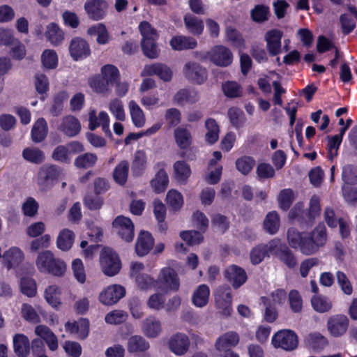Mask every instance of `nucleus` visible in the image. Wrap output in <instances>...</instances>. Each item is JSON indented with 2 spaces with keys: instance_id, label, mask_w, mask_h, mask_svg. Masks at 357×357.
<instances>
[{
  "instance_id": "423d86ee",
  "label": "nucleus",
  "mask_w": 357,
  "mask_h": 357,
  "mask_svg": "<svg viewBox=\"0 0 357 357\" xmlns=\"http://www.w3.org/2000/svg\"><path fill=\"white\" fill-rule=\"evenodd\" d=\"M271 344L275 349L291 351L298 347V337L292 330L282 329L273 334Z\"/></svg>"
},
{
  "instance_id": "4c0bfd02",
  "label": "nucleus",
  "mask_w": 357,
  "mask_h": 357,
  "mask_svg": "<svg viewBox=\"0 0 357 357\" xmlns=\"http://www.w3.org/2000/svg\"><path fill=\"white\" fill-rule=\"evenodd\" d=\"M128 109L133 125L139 128L144 127L146 124V117L139 105L135 100H130Z\"/></svg>"
},
{
  "instance_id": "20e7f679",
  "label": "nucleus",
  "mask_w": 357,
  "mask_h": 357,
  "mask_svg": "<svg viewBox=\"0 0 357 357\" xmlns=\"http://www.w3.org/2000/svg\"><path fill=\"white\" fill-rule=\"evenodd\" d=\"M100 267L104 275L112 277L117 275L122 267L119 255L110 248H104L99 258Z\"/></svg>"
},
{
  "instance_id": "4d7b16f0",
  "label": "nucleus",
  "mask_w": 357,
  "mask_h": 357,
  "mask_svg": "<svg viewBox=\"0 0 357 357\" xmlns=\"http://www.w3.org/2000/svg\"><path fill=\"white\" fill-rule=\"evenodd\" d=\"M108 109L114 117L119 121H124L126 116L123 102L119 98H114L110 100Z\"/></svg>"
},
{
  "instance_id": "f3484780",
  "label": "nucleus",
  "mask_w": 357,
  "mask_h": 357,
  "mask_svg": "<svg viewBox=\"0 0 357 357\" xmlns=\"http://www.w3.org/2000/svg\"><path fill=\"white\" fill-rule=\"evenodd\" d=\"M142 77L157 75L164 82H169L173 75L172 69L164 63H155L146 65L141 72Z\"/></svg>"
},
{
  "instance_id": "58836bf2",
  "label": "nucleus",
  "mask_w": 357,
  "mask_h": 357,
  "mask_svg": "<svg viewBox=\"0 0 357 357\" xmlns=\"http://www.w3.org/2000/svg\"><path fill=\"white\" fill-rule=\"evenodd\" d=\"M199 93L194 89H181L174 96V101L178 105L195 103L199 100Z\"/></svg>"
},
{
  "instance_id": "052dcab7",
  "label": "nucleus",
  "mask_w": 357,
  "mask_h": 357,
  "mask_svg": "<svg viewBox=\"0 0 357 357\" xmlns=\"http://www.w3.org/2000/svg\"><path fill=\"white\" fill-rule=\"evenodd\" d=\"M23 158L32 163H41L45 160L44 153L38 148L28 147L22 151Z\"/></svg>"
},
{
  "instance_id": "9b49d317",
  "label": "nucleus",
  "mask_w": 357,
  "mask_h": 357,
  "mask_svg": "<svg viewBox=\"0 0 357 357\" xmlns=\"http://www.w3.org/2000/svg\"><path fill=\"white\" fill-rule=\"evenodd\" d=\"M126 295V289L121 284H111L105 287L98 295V301L104 305L117 303Z\"/></svg>"
},
{
  "instance_id": "338daca9",
  "label": "nucleus",
  "mask_w": 357,
  "mask_h": 357,
  "mask_svg": "<svg viewBox=\"0 0 357 357\" xmlns=\"http://www.w3.org/2000/svg\"><path fill=\"white\" fill-rule=\"evenodd\" d=\"M21 314L22 317L30 323L36 324L40 321V316L36 310L28 303H24L22 305Z\"/></svg>"
},
{
  "instance_id": "9d476101",
  "label": "nucleus",
  "mask_w": 357,
  "mask_h": 357,
  "mask_svg": "<svg viewBox=\"0 0 357 357\" xmlns=\"http://www.w3.org/2000/svg\"><path fill=\"white\" fill-rule=\"evenodd\" d=\"M231 302L230 287L226 285L219 287L215 292V304L222 315L225 317L231 315L232 312Z\"/></svg>"
},
{
  "instance_id": "680f3d73",
  "label": "nucleus",
  "mask_w": 357,
  "mask_h": 357,
  "mask_svg": "<svg viewBox=\"0 0 357 357\" xmlns=\"http://www.w3.org/2000/svg\"><path fill=\"white\" fill-rule=\"evenodd\" d=\"M71 268L75 279L79 283L84 284L86 280V274L82 261L75 259L72 261Z\"/></svg>"
},
{
  "instance_id": "cd10ccee",
  "label": "nucleus",
  "mask_w": 357,
  "mask_h": 357,
  "mask_svg": "<svg viewBox=\"0 0 357 357\" xmlns=\"http://www.w3.org/2000/svg\"><path fill=\"white\" fill-rule=\"evenodd\" d=\"M34 331L36 335L44 340L50 350L54 351L58 349L57 337L47 326L38 325L35 328Z\"/></svg>"
},
{
  "instance_id": "13d9d810",
  "label": "nucleus",
  "mask_w": 357,
  "mask_h": 357,
  "mask_svg": "<svg viewBox=\"0 0 357 357\" xmlns=\"http://www.w3.org/2000/svg\"><path fill=\"white\" fill-rule=\"evenodd\" d=\"M101 77L110 85L119 81L120 74L118 68L110 64L105 65L101 68Z\"/></svg>"
},
{
  "instance_id": "c85d7f7f",
  "label": "nucleus",
  "mask_w": 357,
  "mask_h": 357,
  "mask_svg": "<svg viewBox=\"0 0 357 357\" xmlns=\"http://www.w3.org/2000/svg\"><path fill=\"white\" fill-rule=\"evenodd\" d=\"M209 298V287L206 284H200L193 291L191 302L195 307L203 308L208 305Z\"/></svg>"
},
{
  "instance_id": "c03bdc74",
  "label": "nucleus",
  "mask_w": 357,
  "mask_h": 357,
  "mask_svg": "<svg viewBox=\"0 0 357 357\" xmlns=\"http://www.w3.org/2000/svg\"><path fill=\"white\" fill-rule=\"evenodd\" d=\"M75 234L73 231L68 229H62L57 237V248L62 251L69 250L74 243Z\"/></svg>"
},
{
  "instance_id": "4be33fe9",
  "label": "nucleus",
  "mask_w": 357,
  "mask_h": 357,
  "mask_svg": "<svg viewBox=\"0 0 357 357\" xmlns=\"http://www.w3.org/2000/svg\"><path fill=\"white\" fill-rule=\"evenodd\" d=\"M158 169L155 176L150 181V185L153 191L156 193L163 192L167 188L169 178L165 170V164L159 162L156 165Z\"/></svg>"
},
{
  "instance_id": "c756f323",
  "label": "nucleus",
  "mask_w": 357,
  "mask_h": 357,
  "mask_svg": "<svg viewBox=\"0 0 357 357\" xmlns=\"http://www.w3.org/2000/svg\"><path fill=\"white\" fill-rule=\"evenodd\" d=\"M225 276L236 289L241 287L247 280L245 271L236 265H231L227 268Z\"/></svg>"
},
{
  "instance_id": "1a4fd4ad",
  "label": "nucleus",
  "mask_w": 357,
  "mask_h": 357,
  "mask_svg": "<svg viewBox=\"0 0 357 357\" xmlns=\"http://www.w3.org/2000/svg\"><path fill=\"white\" fill-rule=\"evenodd\" d=\"M182 73L186 79L199 85L204 84L208 78L206 68L193 61H188L184 64Z\"/></svg>"
},
{
  "instance_id": "7ed1b4c3",
  "label": "nucleus",
  "mask_w": 357,
  "mask_h": 357,
  "mask_svg": "<svg viewBox=\"0 0 357 357\" xmlns=\"http://www.w3.org/2000/svg\"><path fill=\"white\" fill-rule=\"evenodd\" d=\"M63 175V170L53 165L42 166L37 174L36 182L42 192L50 190Z\"/></svg>"
},
{
  "instance_id": "69168bd1",
  "label": "nucleus",
  "mask_w": 357,
  "mask_h": 357,
  "mask_svg": "<svg viewBox=\"0 0 357 357\" xmlns=\"http://www.w3.org/2000/svg\"><path fill=\"white\" fill-rule=\"evenodd\" d=\"M97 161V156L93 153H84L75 160V165L77 168L86 169L92 167Z\"/></svg>"
},
{
  "instance_id": "bf43d9fd",
  "label": "nucleus",
  "mask_w": 357,
  "mask_h": 357,
  "mask_svg": "<svg viewBox=\"0 0 357 357\" xmlns=\"http://www.w3.org/2000/svg\"><path fill=\"white\" fill-rule=\"evenodd\" d=\"M91 88L96 93L108 94L112 91V85L105 81L102 77L96 76L89 81Z\"/></svg>"
},
{
  "instance_id": "864d4df0",
  "label": "nucleus",
  "mask_w": 357,
  "mask_h": 357,
  "mask_svg": "<svg viewBox=\"0 0 357 357\" xmlns=\"http://www.w3.org/2000/svg\"><path fill=\"white\" fill-rule=\"evenodd\" d=\"M54 254L49 250H45L38 253L35 260V264L37 270L40 273H45L50 266V264L54 257Z\"/></svg>"
},
{
  "instance_id": "ddd939ff",
  "label": "nucleus",
  "mask_w": 357,
  "mask_h": 357,
  "mask_svg": "<svg viewBox=\"0 0 357 357\" xmlns=\"http://www.w3.org/2000/svg\"><path fill=\"white\" fill-rule=\"evenodd\" d=\"M167 344L171 352L176 356H181L188 351L190 340L185 333H176L169 338Z\"/></svg>"
},
{
  "instance_id": "412c9836",
  "label": "nucleus",
  "mask_w": 357,
  "mask_h": 357,
  "mask_svg": "<svg viewBox=\"0 0 357 357\" xmlns=\"http://www.w3.org/2000/svg\"><path fill=\"white\" fill-rule=\"evenodd\" d=\"M240 340L238 334L235 331H227L220 335L215 342V348L219 352H225L236 347Z\"/></svg>"
},
{
  "instance_id": "aec40b11",
  "label": "nucleus",
  "mask_w": 357,
  "mask_h": 357,
  "mask_svg": "<svg viewBox=\"0 0 357 357\" xmlns=\"http://www.w3.org/2000/svg\"><path fill=\"white\" fill-rule=\"evenodd\" d=\"M282 32L278 29L268 31L264 35L266 49L271 56H276L281 52Z\"/></svg>"
},
{
  "instance_id": "0eeeda50",
  "label": "nucleus",
  "mask_w": 357,
  "mask_h": 357,
  "mask_svg": "<svg viewBox=\"0 0 357 357\" xmlns=\"http://www.w3.org/2000/svg\"><path fill=\"white\" fill-rule=\"evenodd\" d=\"M180 287V280L176 271L170 267L162 268L156 279V287L165 291H176Z\"/></svg>"
},
{
  "instance_id": "6e6552de",
  "label": "nucleus",
  "mask_w": 357,
  "mask_h": 357,
  "mask_svg": "<svg viewBox=\"0 0 357 357\" xmlns=\"http://www.w3.org/2000/svg\"><path fill=\"white\" fill-rule=\"evenodd\" d=\"M206 58L215 66L227 67L233 62V54L230 49L222 45H216L206 53Z\"/></svg>"
},
{
  "instance_id": "e2e57ef3",
  "label": "nucleus",
  "mask_w": 357,
  "mask_h": 357,
  "mask_svg": "<svg viewBox=\"0 0 357 357\" xmlns=\"http://www.w3.org/2000/svg\"><path fill=\"white\" fill-rule=\"evenodd\" d=\"M165 301L166 298L163 294L155 292L149 296L146 305L151 310L159 311L165 308Z\"/></svg>"
},
{
  "instance_id": "a211bd4d",
  "label": "nucleus",
  "mask_w": 357,
  "mask_h": 357,
  "mask_svg": "<svg viewBox=\"0 0 357 357\" xmlns=\"http://www.w3.org/2000/svg\"><path fill=\"white\" fill-rule=\"evenodd\" d=\"M109 123V116L106 112L101 111L98 115L96 109H90L89 112V128L91 130L101 126L106 134L111 135Z\"/></svg>"
},
{
  "instance_id": "a878e982",
  "label": "nucleus",
  "mask_w": 357,
  "mask_h": 357,
  "mask_svg": "<svg viewBox=\"0 0 357 357\" xmlns=\"http://www.w3.org/2000/svg\"><path fill=\"white\" fill-rule=\"evenodd\" d=\"M24 259L22 250L15 246L11 247L3 254V264L8 269L17 267Z\"/></svg>"
},
{
  "instance_id": "09e8293b",
  "label": "nucleus",
  "mask_w": 357,
  "mask_h": 357,
  "mask_svg": "<svg viewBox=\"0 0 357 357\" xmlns=\"http://www.w3.org/2000/svg\"><path fill=\"white\" fill-rule=\"evenodd\" d=\"M67 271L66 263L61 258L56 257L54 255L50 266L45 274H50L55 277L61 278L65 275Z\"/></svg>"
},
{
  "instance_id": "6ab92c4d",
  "label": "nucleus",
  "mask_w": 357,
  "mask_h": 357,
  "mask_svg": "<svg viewBox=\"0 0 357 357\" xmlns=\"http://www.w3.org/2000/svg\"><path fill=\"white\" fill-rule=\"evenodd\" d=\"M108 4L105 0H89L84 4L88 16L93 20H102L107 13Z\"/></svg>"
},
{
  "instance_id": "603ef678",
  "label": "nucleus",
  "mask_w": 357,
  "mask_h": 357,
  "mask_svg": "<svg viewBox=\"0 0 357 357\" xmlns=\"http://www.w3.org/2000/svg\"><path fill=\"white\" fill-rule=\"evenodd\" d=\"M129 162L127 160H122L117 164L113 171V178L116 183L123 185L128 176Z\"/></svg>"
},
{
  "instance_id": "de8ad7c7",
  "label": "nucleus",
  "mask_w": 357,
  "mask_h": 357,
  "mask_svg": "<svg viewBox=\"0 0 357 357\" xmlns=\"http://www.w3.org/2000/svg\"><path fill=\"white\" fill-rule=\"evenodd\" d=\"M174 136L177 146L181 149H185L191 144L192 135L187 128L183 127L176 128L174 130Z\"/></svg>"
},
{
  "instance_id": "f03ea898",
  "label": "nucleus",
  "mask_w": 357,
  "mask_h": 357,
  "mask_svg": "<svg viewBox=\"0 0 357 357\" xmlns=\"http://www.w3.org/2000/svg\"><path fill=\"white\" fill-rule=\"evenodd\" d=\"M142 36L141 46L144 54L149 59H156L160 54L157 45L158 34L157 31L147 22H142L139 25Z\"/></svg>"
},
{
  "instance_id": "5701e85b",
  "label": "nucleus",
  "mask_w": 357,
  "mask_h": 357,
  "mask_svg": "<svg viewBox=\"0 0 357 357\" xmlns=\"http://www.w3.org/2000/svg\"><path fill=\"white\" fill-rule=\"evenodd\" d=\"M154 238L152 235L145 231H141L135 243V252L139 257L146 256L153 248Z\"/></svg>"
},
{
  "instance_id": "6e6d98bb",
  "label": "nucleus",
  "mask_w": 357,
  "mask_h": 357,
  "mask_svg": "<svg viewBox=\"0 0 357 357\" xmlns=\"http://www.w3.org/2000/svg\"><path fill=\"white\" fill-rule=\"evenodd\" d=\"M127 348L130 353L142 352L149 348V344L142 336L133 335L129 338Z\"/></svg>"
},
{
  "instance_id": "2eb2a0df",
  "label": "nucleus",
  "mask_w": 357,
  "mask_h": 357,
  "mask_svg": "<svg viewBox=\"0 0 357 357\" xmlns=\"http://www.w3.org/2000/svg\"><path fill=\"white\" fill-rule=\"evenodd\" d=\"M281 242L280 239L275 238L267 244L259 245L254 248L250 252V260L253 264H258L262 261L266 256L269 254L275 253L277 248Z\"/></svg>"
},
{
  "instance_id": "774afa93",
  "label": "nucleus",
  "mask_w": 357,
  "mask_h": 357,
  "mask_svg": "<svg viewBox=\"0 0 357 357\" xmlns=\"http://www.w3.org/2000/svg\"><path fill=\"white\" fill-rule=\"evenodd\" d=\"M180 237L190 245H197L203 240L202 234L194 230L183 231L180 233Z\"/></svg>"
},
{
  "instance_id": "dca6fc26",
  "label": "nucleus",
  "mask_w": 357,
  "mask_h": 357,
  "mask_svg": "<svg viewBox=\"0 0 357 357\" xmlns=\"http://www.w3.org/2000/svg\"><path fill=\"white\" fill-rule=\"evenodd\" d=\"M349 323V319L344 314L333 315L327 321L328 331L333 337L342 336L348 329Z\"/></svg>"
},
{
  "instance_id": "f8f14e48",
  "label": "nucleus",
  "mask_w": 357,
  "mask_h": 357,
  "mask_svg": "<svg viewBox=\"0 0 357 357\" xmlns=\"http://www.w3.org/2000/svg\"><path fill=\"white\" fill-rule=\"evenodd\" d=\"M119 236L126 242H131L135 236V227L132 220L125 216L116 217L112 223Z\"/></svg>"
},
{
  "instance_id": "e433bc0d",
  "label": "nucleus",
  "mask_w": 357,
  "mask_h": 357,
  "mask_svg": "<svg viewBox=\"0 0 357 357\" xmlns=\"http://www.w3.org/2000/svg\"><path fill=\"white\" fill-rule=\"evenodd\" d=\"M225 40L239 52L243 51L246 46L245 42L241 33L234 27L227 26L225 31Z\"/></svg>"
},
{
  "instance_id": "a18cd8bd",
  "label": "nucleus",
  "mask_w": 357,
  "mask_h": 357,
  "mask_svg": "<svg viewBox=\"0 0 357 357\" xmlns=\"http://www.w3.org/2000/svg\"><path fill=\"white\" fill-rule=\"evenodd\" d=\"M48 128L43 118L38 119L33 124L31 130V139L34 142H40L47 135Z\"/></svg>"
},
{
  "instance_id": "ea45409f",
  "label": "nucleus",
  "mask_w": 357,
  "mask_h": 357,
  "mask_svg": "<svg viewBox=\"0 0 357 357\" xmlns=\"http://www.w3.org/2000/svg\"><path fill=\"white\" fill-rule=\"evenodd\" d=\"M306 344L309 348L315 351L323 350L328 344L326 337L320 333H311L305 337Z\"/></svg>"
},
{
  "instance_id": "f257e3e1",
  "label": "nucleus",
  "mask_w": 357,
  "mask_h": 357,
  "mask_svg": "<svg viewBox=\"0 0 357 357\" xmlns=\"http://www.w3.org/2000/svg\"><path fill=\"white\" fill-rule=\"evenodd\" d=\"M287 239L293 249L306 256L312 255L326 244V229L324 224H319L311 233H307L291 227L287 231Z\"/></svg>"
},
{
  "instance_id": "72a5a7b5",
  "label": "nucleus",
  "mask_w": 357,
  "mask_h": 357,
  "mask_svg": "<svg viewBox=\"0 0 357 357\" xmlns=\"http://www.w3.org/2000/svg\"><path fill=\"white\" fill-rule=\"evenodd\" d=\"M174 178L179 183L185 184L191 175L190 165L185 161L178 160L173 165Z\"/></svg>"
},
{
  "instance_id": "2f4dec72",
  "label": "nucleus",
  "mask_w": 357,
  "mask_h": 357,
  "mask_svg": "<svg viewBox=\"0 0 357 357\" xmlns=\"http://www.w3.org/2000/svg\"><path fill=\"white\" fill-rule=\"evenodd\" d=\"M184 24L188 33L194 36H200L203 33L204 24L202 19L191 13H187L184 16Z\"/></svg>"
},
{
  "instance_id": "49530a36",
  "label": "nucleus",
  "mask_w": 357,
  "mask_h": 357,
  "mask_svg": "<svg viewBox=\"0 0 357 357\" xmlns=\"http://www.w3.org/2000/svg\"><path fill=\"white\" fill-rule=\"evenodd\" d=\"M311 305L316 312L325 313L331 310L333 304L328 297L320 294H315L311 298Z\"/></svg>"
},
{
  "instance_id": "79ce46f5",
  "label": "nucleus",
  "mask_w": 357,
  "mask_h": 357,
  "mask_svg": "<svg viewBox=\"0 0 357 357\" xmlns=\"http://www.w3.org/2000/svg\"><path fill=\"white\" fill-rule=\"evenodd\" d=\"M165 202L170 210L178 211L184 204L183 196L178 190L170 189L167 193Z\"/></svg>"
},
{
  "instance_id": "393cba45",
  "label": "nucleus",
  "mask_w": 357,
  "mask_h": 357,
  "mask_svg": "<svg viewBox=\"0 0 357 357\" xmlns=\"http://www.w3.org/2000/svg\"><path fill=\"white\" fill-rule=\"evenodd\" d=\"M59 130L68 137H74L80 132L81 124L74 116L67 115L62 118Z\"/></svg>"
},
{
  "instance_id": "3c124183",
  "label": "nucleus",
  "mask_w": 357,
  "mask_h": 357,
  "mask_svg": "<svg viewBox=\"0 0 357 357\" xmlns=\"http://www.w3.org/2000/svg\"><path fill=\"white\" fill-rule=\"evenodd\" d=\"M87 33L91 36H96V41L100 45H105L110 40L109 34L105 26L102 23L89 27Z\"/></svg>"
},
{
  "instance_id": "c9c22d12",
  "label": "nucleus",
  "mask_w": 357,
  "mask_h": 357,
  "mask_svg": "<svg viewBox=\"0 0 357 357\" xmlns=\"http://www.w3.org/2000/svg\"><path fill=\"white\" fill-rule=\"evenodd\" d=\"M142 331L149 337H158L162 332L160 321L154 317H147L143 321Z\"/></svg>"
},
{
  "instance_id": "37998d69",
  "label": "nucleus",
  "mask_w": 357,
  "mask_h": 357,
  "mask_svg": "<svg viewBox=\"0 0 357 357\" xmlns=\"http://www.w3.org/2000/svg\"><path fill=\"white\" fill-rule=\"evenodd\" d=\"M263 226L264 230L269 234H276L280 227L279 214L275 211L268 213L264 220Z\"/></svg>"
},
{
  "instance_id": "bb28decb",
  "label": "nucleus",
  "mask_w": 357,
  "mask_h": 357,
  "mask_svg": "<svg viewBox=\"0 0 357 357\" xmlns=\"http://www.w3.org/2000/svg\"><path fill=\"white\" fill-rule=\"evenodd\" d=\"M169 45L174 51L193 50L197 47V41L190 36H175L169 40Z\"/></svg>"
},
{
  "instance_id": "7c9ffc66",
  "label": "nucleus",
  "mask_w": 357,
  "mask_h": 357,
  "mask_svg": "<svg viewBox=\"0 0 357 357\" xmlns=\"http://www.w3.org/2000/svg\"><path fill=\"white\" fill-rule=\"evenodd\" d=\"M44 35L46 40L53 46L61 44L65 37L62 29L54 22H51L46 26Z\"/></svg>"
},
{
  "instance_id": "473e14b6",
  "label": "nucleus",
  "mask_w": 357,
  "mask_h": 357,
  "mask_svg": "<svg viewBox=\"0 0 357 357\" xmlns=\"http://www.w3.org/2000/svg\"><path fill=\"white\" fill-rule=\"evenodd\" d=\"M13 348L16 354L20 357H27L30 353V342L29 338L24 334H15L13 338Z\"/></svg>"
},
{
  "instance_id": "a19ab883",
  "label": "nucleus",
  "mask_w": 357,
  "mask_h": 357,
  "mask_svg": "<svg viewBox=\"0 0 357 357\" xmlns=\"http://www.w3.org/2000/svg\"><path fill=\"white\" fill-rule=\"evenodd\" d=\"M61 289L56 284L48 286L44 292L45 301L54 308H59L61 305Z\"/></svg>"
},
{
  "instance_id": "0e129e2a",
  "label": "nucleus",
  "mask_w": 357,
  "mask_h": 357,
  "mask_svg": "<svg viewBox=\"0 0 357 357\" xmlns=\"http://www.w3.org/2000/svg\"><path fill=\"white\" fill-rule=\"evenodd\" d=\"M295 197L292 190L287 188L281 190L278 196V202L280 208L287 210Z\"/></svg>"
},
{
  "instance_id": "5fc2aeb1",
  "label": "nucleus",
  "mask_w": 357,
  "mask_h": 357,
  "mask_svg": "<svg viewBox=\"0 0 357 357\" xmlns=\"http://www.w3.org/2000/svg\"><path fill=\"white\" fill-rule=\"evenodd\" d=\"M42 66L47 70H53L58 66L59 58L54 50H45L40 56Z\"/></svg>"
},
{
  "instance_id": "8fccbe9b",
  "label": "nucleus",
  "mask_w": 357,
  "mask_h": 357,
  "mask_svg": "<svg viewBox=\"0 0 357 357\" xmlns=\"http://www.w3.org/2000/svg\"><path fill=\"white\" fill-rule=\"evenodd\" d=\"M205 142L208 144L215 143L219 138L220 129L217 122L213 119H208L205 122Z\"/></svg>"
},
{
  "instance_id": "b1692460",
  "label": "nucleus",
  "mask_w": 357,
  "mask_h": 357,
  "mask_svg": "<svg viewBox=\"0 0 357 357\" xmlns=\"http://www.w3.org/2000/svg\"><path fill=\"white\" fill-rule=\"evenodd\" d=\"M89 319L81 318L76 321L67 322L65 328L67 332L76 335L78 338L83 340L89 335Z\"/></svg>"
},
{
  "instance_id": "4468645a",
  "label": "nucleus",
  "mask_w": 357,
  "mask_h": 357,
  "mask_svg": "<svg viewBox=\"0 0 357 357\" xmlns=\"http://www.w3.org/2000/svg\"><path fill=\"white\" fill-rule=\"evenodd\" d=\"M68 50L72 59L75 61L83 60L91 54L88 42L80 37H75L71 39Z\"/></svg>"
},
{
  "instance_id": "f704fd0d",
  "label": "nucleus",
  "mask_w": 357,
  "mask_h": 357,
  "mask_svg": "<svg viewBox=\"0 0 357 357\" xmlns=\"http://www.w3.org/2000/svg\"><path fill=\"white\" fill-rule=\"evenodd\" d=\"M147 166V155L144 151H137L132 158L131 170L132 174L139 176L143 174Z\"/></svg>"
},
{
  "instance_id": "39448f33",
  "label": "nucleus",
  "mask_w": 357,
  "mask_h": 357,
  "mask_svg": "<svg viewBox=\"0 0 357 357\" xmlns=\"http://www.w3.org/2000/svg\"><path fill=\"white\" fill-rule=\"evenodd\" d=\"M144 269L142 262L132 261L130 264V276L139 290L149 291L156 287V279L144 273Z\"/></svg>"
}]
</instances>
